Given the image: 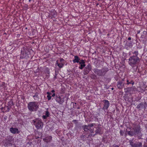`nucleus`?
Here are the masks:
<instances>
[{
	"mask_svg": "<svg viewBox=\"0 0 147 147\" xmlns=\"http://www.w3.org/2000/svg\"><path fill=\"white\" fill-rule=\"evenodd\" d=\"M105 104L103 109H107L109 107L110 104L109 102L107 100H103Z\"/></svg>",
	"mask_w": 147,
	"mask_h": 147,
	"instance_id": "obj_6",
	"label": "nucleus"
},
{
	"mask_svg": "<svg viewBox=\"0 0 147 147\" xmlns=\"http://www.w3.org/2000/svg\"><path fill=\"white\" fill-rule=\"evenodd\" d=\"M49 113L47 111L46 112L45 115H43V117L44 119H46L47 117L49 116Z\"/></svg>",
	"mask_w": 147,
	"mask_h": 147,
	"instance_id": "obj_16",
	"label": "nucleus"
},
{
	"mask_svg": "<svg viewBox=\"0 0 147 147\" xmlns=\"http://www.w3.org/2000/svg\"><path fill=\"white\" fill-rule=\"evenodd\" d=\"M3 83H4V86H5V83H4V82Z\"/></svg>",
	"mask_w": 147,
	"mask_h": 147,
	"instance_id": "obj_30",
	"label": "nucleus"
},
{
	"mask_svg": "<svg viewBox=\"0 0 147 147\" xmlns=\"http://www.w3.org/2000/svg\"><path fill=\"white\" fill-rule=\"evenodd\" d=\"M96 133H99V132H97V131H96Z\"/></svg>",
	"mask_w": 147,
	"mask_h": 147,
	"instance_id": "obj_31",
	"label": "nucleus"
},
{
	"mask_svg": "<svg viewBox=\"0 0 147 147\" xmlns=\"http://www.w3.org/2000/svg\"><path fill=\"white\" fill-rule=\"evenodd\" d=\"M91 67L89 65H88L85 68V69L84 70V74H88L91 70Z\"/></svg>",
	"mask_w": 147,
	"mask_h": 147,
	"instance_id": "obj_10",
	"label": "nucleus"
},
{
	"mask_svg": "<svg viewBox=\"0 0 147 147\" xmlns=\"http://www.w3.org/2000/svg\"><path fill=\"white\" fill-rule=\"evenodd\" d=\"M47 94H48L47 96V97L48 99V100H50L51 99V96H50V95L51 94V93L48 92H47Z\"/></svg>",
	"mask_w": 147,
	"mask_h": 147,
	"instance_id": "obj_17",
	"label": "nucleus"
},
{
	"mask_svg": "<svg viewBox=\"0 0 147 147\" xmlns=\"http://www.w3.org/2000/svg\"><path fill=\"white\" fill-rule=\"evenodd\" d=\"M76 120H74L73 121V122H76Z\"/></svg>",
	"mask_w": 147,
	"mask_h": 147,
	"instance_id": "obj_28",
	"label": "nucleus"
},
{
	"mask_svg": "<svg viewBox=\"0 0 147 147\" xmlns=\"http://www.w3.org/2000/svg\"><path fill=\"white\" fill-rule=\"evenodd\" d=\"M30 1V0H29V1Z\"/></svg>",
	"mask_w": 147,
	"mask_h": 147,
	"instance_id": "obj_33",
	"label": "nucleus"
},
{
	"mask_svg": "<svg viewBox=\"0 0 147 147\" xmlns=\"http://www.w3.org/2000/svg\"><path fill=\"white\" fill-rule=\"evenodd\" d=\"M10 131L12 133L15 134L18 133V129L16 128L11 127L9 129Z\"/></svg>",
	"mask_w": 147,
	"mask_h": 147,
	"instance_id": "obj_7",
	"label": "nucleus"
},
{
	"mask_svg": "<svg viewBox=\"0 0 147 147\" xmlns=\"http://www.w3.org/2000/svg\"><path fill=\"white\" fill-rule=\"evenodd\" d=\"M51 92H53V93L54 92H55V90H52V91H51Z\"/></svg>",
	"mask_w": 147,
	"mask_h": 147,
	"instance_id": "obj_27",
	"label": "nucleus"
},
{
	"mask_svg": "<svg viewBox=\"0 0 147 147\" xmlns=\"http://www.w3.org/2000/svg\"><path fill=\"white\" fill-rule=\"evenodd\" d=\"M139 61V58L136 56L130 57L129 59V63L132 67L136 66L137 63Z\"/></svg>",
	"mask_w": 147,
	"mask_h": 147,
	"instance_id": "obj_2",
	"label": "nucleus"
},
{
	"mask_svg": "<svg viewBox=\"0 0 147 147\" xmlns=\"http://www.w3.org/2000/svg\"><path fill=\"white\" fill-rule=\"evenodd\" d=\"M64 98H61V97L59 96L56 99V101L59 103V104H61L63 103L64 101Z\"/></svg>",
	"mask_w": 147,
	"mask_h": 147,
	"instance_id": "obj_8",
	"label": "nucleus"
},
{
	"mask_svg": "<svg viewBox=\"0 0 147 147\" xmlns=\"http://www.w3.org/2000/svg\"><path fill=\"white\" fill-rule=\"evenodd\" d=\"M7 105H8V106L10 108L13 105V102L12 100H10L8 102Z\"/></svg>",
	"mask_w": 147,
	"mask_h": 147,
	"instance_id": "obj_18",
	"label": "nucleus"
},
{
	"mask_svg": "<svg viewBox=\"0 0 147 147\" xmlns=\"http://www.w3.org/2000/svg\"><path fill=\"white\" fill-rule=\"evenodd\" d=\"M28 107L30 111H36L38 108V104L35 102H30L28 104Z\"/></svg>",
	"mask_w": 147,
	"mask_h": 147,
	"instance_id": "obj_1",
	"label": "nucleus"
},
{
	"mask_svg": "<svg viewBox=\"0 0 147 147\" xmlns=\"http://www.w3.org/2000/svg\"><path fill=\"white\" fill-rule=\"evenodd\" d=\"M28 52L26 50H25L23 49L21 51V53L20 55V58H26V59L29 57Z\"/></svg>",
	"mask_w": 147,
	"mask_h": 147,
	"instance_id": "obj_4",
	"label": "nucleus"
},
{
	"mask_svg": "<svg viewBox=\"0 0 147 147\" xmlns=\"http://www.w3.org/2000/svg\"><path fill=\"white\" fill-rule=\"evenodd\" d=\"M55 96V93H53V94L52 95V96L54 97Z\"/></svg>",
	"mask_w": 147,
	"mask_h": 147,
	"instance_id": "obj_25",
	"label": "nucleus"
},
{
	"mask_svg": "<svg viewBox=\"0 0 147 147\" xmlns=\"http://www.w3.org/2000/svg\"><path fill=\"white\" fill-rule=\"evenodd\" d=\"M142 105V104H140L137 106V108H139Z\"/></svg>",
	"mask_w": 147,
	"mask_h": 147,
	"instance_id": "obj_21",
	"label": "nucleus"
},
{
	"mask_svg": "<svg viewBox=\"0 0 147 147\" xmlns=\"http://www.w3.org/2000/svg\"><path fill=\"white\" fill-rule=\"evenodd\" d=\"M131 82V84L132 85H134V82H133V81H131V82Z\"/></svg>",
	"mask_w": 147,
	"mask_h": 147,
	"instance_id": "obj_23",
	"label": "nucleus"
},
{
	"mask_svg": "<svg viewBox=\"0 0 147 147\" xmlns=\"http://www.w3.org/2000/svg\"><path fill=\"white\" fill-rule=\"evenodd\" d=\"M128 134L131 136H132L134 134V132H132V131H128Z\"/></svg>",
	"mask_w": 147,
	"mask_h": 147,
	"instance_id": "obj_20",
	"label": "nucleus"
},
{
	"mask_svg": "<svg viewBox=\"0 0 147 147\" xmlns=\"http://www.w3.org/2000/svg\"><path fill=\"white\" fill-rule=\"evenodd\" d=\"M52 137L51 136H49L46 137L45 139V141L47 142H50L51 141Z\"/></svg>",
	"mask_w": 147,
	"mask_h": 147,
	"instance_id": "obj_14",
	"label": "nucleus"
},
{
	"mask_svg": "<svg viewBox=\"0 0 147 147\" xmlns=\"http://www.w3.org/2000/svg\"><path fill=\"white\" fill-rule=\"evenodd\" d=\"M128 39L129 40H131V37H129L128 38Z\"/></svg>",
	"mask_w": 147,
	"mask_h": 147,
	"instance_id": "obj_26",
	"label": "nucleus"
},
{
	"mask_svg": "<svg viewBox=\"0 0 147 147\" xmlns=\"http://www.w3.org/2000/svg\"><path fill=\"white\" fill-rule=\"evenodd\" d=\"M1 49H0V52H1Z\"/></svg>",
	"mask_w": 147,
	"mask_h": 147,
	"instance_id": "obj_32",
	"label": "nucleus"
},
{
	"mask_svg": "<svg viewBox=\"0 0 147 147\" xmlns=\"http://www.w3.org/2000/svg\"><path fill=\"white\" fill-rule=\"evenodd\" d=\"M80 60V59L78 56H74V59L73 60V62L74 63H78L80 62L79 61Z\"/></svg>",
	"mask_w": 147,
	"mask_h": 147,
	"instance_id": "obj_12",
	"label": "nucleus"
},
{
	"mask_svg": "<svg viewBox=\"0 0 147 147\" xmlns=\"http://www.w3.org/2000/svg\"><path fill=\"white\" fill-rule=\"evenodd\" d=\"M79 63L80 65V66L79 67V68L81 69H82L85 66V62L84 60L83 59L81 60Z\"/></svg>",
	"mask_w": 147,
	"mask_h": 147,
	"instance_id": "obj_9",
	"label": "nucleus"
},
{
	"mask_svg": "<svg viewBox=\"0 0 147 147\" xmlns=\"http://www.w3.org/2000/svg\"><path fill=\"white\" fill-rule=\"evenodd\" d=\"M127 84H130L131 82H129L128 80H127Z\"/></svg>",
	"mask_w": 147,
	"mask_h": 147,
	"instance_id": "obj_22",
	"label": "nucleus"
},
{
	"mask_svg": "<svg viewBox=\"0 0 147 147\" xmlns=\"http://www.w3.org/2000/svg\"><path fill=\"white\" fill-rule=\"evenodd\" d=\"M117 86L118 88H122L123 86V85L122 84V81L118 82Z\"/></svg>",
	"mask_w": 147,
	"mask_h": 147,
	"instance_id": "obj_13",
	"label": "nucleus"
},
{
	"mask_svg": "<svg viewBox=\"0 0 147 147\" xmlns=\"http://www.w3.org/2000/svg\"><path fill=\"white\" fill-rule=\"evenodd\" d=\"M141 143H140L139 145H140V146H141Z\"/></svg>",
	"mask_w": 147,
	"mask_h": 147,
	"instance_id": "obj_29",
	"label": "nucleus"
},
{
	"mask_svg": "<svg viewBox=\"0 0 147 147\" xmlns=\"http://www.w3.org/2000/svg\"><path fill=\"white\" fill-rule=\"evenodd\" d=\"M120 134L121 135H122V131L121 130H120Z\"/></svg>",
	"mask_w": 147,
	"mask_h": 147,
	"instance_id": "obj_24",
	"label": "nucleus"
},
{
	"mask_svg": "<svg viewBox=\"0 0 147 147\" xmlns=\"http://www.w3.org/2000/svg\"><path fill=\"white\" fill-rule=\"evenodd\" d=\"M93 126V124H91L89 125L88 126L85 125L83 126V128L84 131H86L89 130L90 128Z\"/></svg>",
	"mask_w": 147,
	"mask_h": 147,
	"instance_id": "obj_11",
	"label": "nucleus"
},
{
	"mask_svg": "<svg viewBox=\"0 0 147 147\" xmlns=\"http://www.w3.org/2000/svg\"><path fill=\"white\" fill-rule=\"evenodd\" d=\"M10 109L9 107L7 106H6L4 107V112H8Z\"/></svg>",
	"mask_w": 147,
	"mask_h": 147,
	"instance_id": "obj_15",
	"label": "nucleus"
},
{
	"mask_svg": "<svg viewBox=\"0 0 147 147\" xmlns=\"http://www.w3.org/2000/svg\"><path fill=\"white\" fill-rule=\"evenodd\" d=\"M64 60L62 59H60L59 60H57L56 61V64L59 68L62 67L64 65Z\"/></svg>",
	"mask_w": 147,
	"mask_h": 147,
	"instance_id": "obj_5",
	"label": "nucleus"
},
{
	"mask_svg": "<svg viewBox=\"0 0 147 147\" xmlns=\"http://www.w3.org/2000/svg\"><path fill=\"white\" fill-rule=\"evenodd\" d=\"M35 123V125L37 129L42 128L43 126V123L41 119H37L34 121Z\"/></svg>",
	"mask_w": 147,
	"mask_h": 147,
	"instance_id": "obj_3",
	"label": "nucleus"
},
{
	"mask_svg": "<svg viewBox=\"0 0 147 147\" xmlns=\"http://www.w3.org/2000/svg\"><path fill=\"white\" fill-rule=\"evenodd\" d=\"M130 144L131 146L134 147H138V146L137 144H133L132 142H131Z\"/></svg>",
	"mask_w": 147,
	"mask_h": 147,
	"instance_id": "obj_19",
	"label": "nucleus"
}]
</instances>
